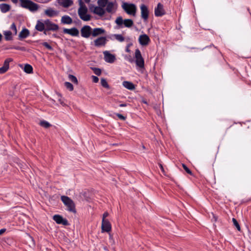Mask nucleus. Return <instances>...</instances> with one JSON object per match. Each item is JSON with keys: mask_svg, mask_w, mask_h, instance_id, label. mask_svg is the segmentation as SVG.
<instances>
[{"mask_svg": "<svg viewBox=\"0 0 251 251\" xmlns=\"http://www.w3.org/2000/svg\"><path fill=\"white\" fill-rule=\"evenodd\" d=\"M88 9L86 5L81 3L78 9V14L80 18L84 21H89L91 19V16L87 14Z\"/></svg>", "mask_w": 251, "mask_h": 251, "instance_id": "obj_4", "label": "nucleus"}, {"mask_svg": "<svg viewBox=\"0 0 251 251\" xmlns=\"http://www.w3.org/2000/svg\"><path fill=\"white\" fill-rule=\"evenodd\" d=\"M116 115L121 120H125L126 119V117H124L123 115H122L121 114H118H118H116Z\"/></svg>", "mask_w": 251, "mask_h": 251, "instance_id": "obj_41", "label": "nucleus"}, {"mask_svg": "<svg viewBox=\"0 0 251 251\" xmlns=\"http://www.w3.org/2000/svg\"><path fill=\"white\" fill-rule=\"evenodd\" d=\"M111 229V226L108 220H102L101 230L102 231L109 232Z\"/></svg>", "mask_w": 251, "mask_h": 251, "instance_id": "obj_18", "label": "nucleus"}, {"mask_svg": "<svg viewBox=\"0 0 251 251\" xmlns=\"http://www.w3.org/2000/svg\"><path fill=\"white\" fill-rule=\"evenodd\" d=\"M35 29L39 31H43L46 29L45 21L44 22L38 20L35 26Z\"/></svg>", "mask_w": 251, "mask_h": 251, "instance_id": "obj_23", "label": "nucleus"}, {"mask_svg": "<svg viewBox=\"0 0 251 251\" xmlns=\"http://www.w3.org/2000/svg\"><path fill=\"white\" fill-rule=\"evenodd\" d=\"M69 78L70 80H71L72 82L74 83H77V79L75 76L72 75H69Z\"/></svg>", "mask_w": 251, "mask_h": 251, "instance_id": "obj_35", "label": "nucleus"}, {"mask_svg": "<svg viewBox=\"0 0 251 251\" xmlns=\"http://www.w3.org/2000/svg\"><path fill=\"white\" fill-rule=\"evenodd\" d=\"M10 29L13 31L15 35H16L17 34V30L16 26L14 23H13L11 25Z\"/></svg>", "mask_w": 251, "mask_h": 251, "instance_id": "obj_37", "label": "nucleus"}, {"mask_svg": "<svg viewBox=\"0 0 251 251\" xmlns=\"http://www.w3.org/2000/svg\"><path fill=\"white\" fill-rule=\"evenodd\" d=\"M232 221L233 225L236 227L238 231H240V230H241L240 226V225H239V223H238L237 221L235 218H232Z\"/></svg>", "mask_w": 251, "mask_h": 251, "instance_id": "obj_33", "label": "nucleus"}, {"mask_svg": "<svg viewBox=\"0 0 251 251\" xmlns=\"http://www.w3.org/2000/svg\"><path fill=\"white\" fill-rule=\"evenodd\" d=\"M42 45L49 50H52V48L47 42H43Z\"/></svg>", "mask_w": 251, "mask_h": 251, "instance_id": "obj_38", "label": "nucleus"}, {"mask_svg": "<svg viewBox=\"0 0 251 251\" xmlns=\"http://www.w3.org/2000/svg\"><path fill=\"white\" fill-rule=\"evenodd\" d=\"M106 38L105 37H100L96 39L91 45H94L95 47H100L104 46L106 43Z\"/></svg>", "mask_w": 251, "mask_h": 251, "instance_id": "obj_9", "label": "nucleus"}, {"mask_svg": "<svg viewBox=\"0 0 251 251\" xmlns=\"http://www.w3.org/2000/svg\"><path fill=\"white\" fill-rule=\"evenodd\" d=\"M130 45H131V44H128L126 47V51L127 52H130V50L129 49V47H130Z\"/></svg>", "mask_w": 251, "mask_h": 251, "instance_id": "obj_43", "label": "nucleus"}, {"mask_svg": "<svg viewBox=\"0 0 251 251\" xmlns=\"http://www.w3.org/2000/svg\"><path fill=\"white\" fill-rule=\"evenodd\" d=\"M63 33L68 34L72 36H78L79 30L76 27H73L70 29L64 28Z\"/></svg>", "mask_w": 251, "mask_h": 251, "instance_id": "obj_16", "label": "nucleus"}, {"mask_svg": "<svg viewBox=\"0 0 251 251\" xmlns=\"http://www.w3.org/2000/svg\"><path fill=\"white\" fill-rule=\"evenodd\" d=\"M3 34L4 35V37L6 40L9 41L12 40V32L10 31L7 30L3 32Z\"/></svg>", "mask_w": 251, "mask_h": 251, "instance_id": "obj_28", "label": "nucleus"}, {"mask_svg": "<svg viewBox=\"0 0 251 251\" xmlns=\"http://www.w3.org/2000/svg\"><path fill=\"white\" fill-rule=\"evenodd\" d=\"M159 167L161 170L163 172L164 171V168L163 167V166L161 164H159Z\"/></svg>", "mask_w": 251, "mask_h": 251, "instance_id": "obj_49", "label": "nucleus"}, {"mask_svg": "<svg viewBox=\"0 0 251 251\" xmlns=\"http://www.w3.org/2000/svg\"><path fill=\"white\" fill-rule=\"evenodd\" d=\"M129 61V62H132V59H130Z\"/></svg>", "mask_w": 251, "mask_h": 251, "instance_id": "obj_55", "label": "nucleus"}, {"mask_svg": "<svg viewBox=\"0 0 251 251\" xmlns=\"http://www.w3.org/2000/svg\"><path fill=\"white\" fill-rule=\"evenodd\" d=\"M143 102L145 103H146L147 102L145 101H143Z\"/></svg>", "mask_w": 251, "mask_h": 251, "instance_id": "obj_57", "label": "nucleus"}, {"mask_svg": "<svg viewBox=\"0 0 251 251\" xmlns=\"http://www.w3.org/2000/svg\"><path fill=\"white\" fill-rule=\"evenodd\" d=\"M101 85L104 88L109 89V86L106 80L104 78H101L100 81Z\"/></svg>", "mask_w": 251, "mask_h": 251, "instance_id": "obj_30", "label": "nucleus"}, {"mask_svg": "<svg viewBox=\"0 0 251 251\" xmlns=\"http://www.w3.org/2000/svg\"><path fill=\"white\" fill-rule=\"evenodd\" d=\"M103 53L104 55V59L106 62L112 63L115 61V56L110 53L108 51H104Z\"/></svg>", "mask_w": 251, "mask_h": 251, "instance_id": "obj_12", "label": "nucleus"}, {"mask_svg": "<svg viewBox=\"0 0 251 251\" xmlns=\"http://www.w3.org/2000/svg\"><path fill=\"white\" fill-rule=\"evenodd\" d=\"M94 73L97 75H100L101 73V71L100 69L97 68H92Z\"/></svg>", "mask_w": 251, "mask_h": 251, "instance_id": "obj_36", "label": "nucleus"}, {"mask_svg": "<svg viewBox=\"0 0 251 251\" xmlns=\"http://www.w3.org/2000/svg\"><path fill=\"white\" fill-rule=\"evenodd\" d=\"M15 4H16L18 1V0H11Z\"/></svg>", "mask_w": 251, "mask_h": 251, "instance_id": "obj_48", "label": "nucleus"}, {"mask_svg": "<svg viewBox=\"0 0 251 251\" xmlns=\"http://www.w3.org/2000/svg\"><path fill=\"white\" fill-rule=\"evenodd\" d=\"M11 6L7 3H2L0 4V10L3 13L8 12L10 10Z\"/></svg>", "mask_w": 251, "mask_h": 251, "instance_id": "obj_25", "label": "nucleus"}, {"mask_svg": "<svg viewBox=\"0 0 251 251\" xmlns=\"http://www.w3.org/2000/svg\"><path fill=\"white\" fill-rule=\"evenodd\" d=\"M64 85L70 91H73L74 89L73 85L72 83L69 82H65L64 83Z\"/></svg>", "mask_w": 251, "mask_h": 251, "instance_id": "obj_31", "label": "nucleus"}, {"mask_svg": "<svg viewBox=\"0 0 251 251\" xmlns=\"http://www.w3.org/2000/svg\"><path fill=\"white\" fill-rule=\"evenodd\" d=\"M40 125L44 127L45 128H48L50 126L49 122L45 121H41L40 123Z\"/></svg>", "mask_w": 251, "mask_h": 251, "instance_id": "obj_34", "label": "nucleus"}, {"mask_svg": "<svg viewBox=\"0 0 251 251\" xmlns=\"http://www.w3.org/2000/svg\"><path fill=\"white\" fill-rule=\"evenodd\" d=\"M51 0H39L38 1H40V3H47L50 1Z\"/></svg>", "mask_w": 251, "mask_h": 251, "instance_id": "obj_44", "label": "nucleus"}, {"mask_svg": "<svg viewBox=\"0 0 251 251\" xmlns=\"http://www.w3.org/2000/svg\"><path fill=\"white\" fill-rule=\"evenodd\" d=\"M46 29L51 31H57L59 26L57 24L51 22L50 20H45Z\"/></svg>", "mask_w": 251, "mask_h": 251, "instance_id": "obj_10", "label": "nucleus"}, {"mask_svg": "<svg viewBox=\"0 0 251 251\" xmlns=\"http://www.w3.org/2000/svg\"><path fill=\"white\" fill-rule=\"evenodd\" d=\"M57 95L59 96V97H60V94H58Z\"/></svg>", "mask_w": 251, "mask_h": 251, "instance_id": "obj_56", "label": "nucleus"}, {"mask_svg": "<svg viewBox=\"0 0 251 251\" xmlns=\"http://www.w3.org/2000/svg\"><path fill=\"white\" fill-rule=\"evenodd\" d=\"M135 58L136 66L140 68H143L144 67V60L140 50L138 49L135 50Z\"/></svg>", "mask_w": 251, "mask_h": 251, "instance_id": "obj_6", "label": "nucleus"}, {"mask_svg": "<svg viewBox=\"0 0 251 251\" xmlns=\"http://www.w3.org/2000/svg\"><path fill=\"white\" fill-rule=\"evenodd\" d=\"M123 85L126 88L129 90H133L135 89V85L134 84L130 81H124L123 82Z\"/></svg>", "mask_w": 251, "mask_h": 251, "instance_id": "obj_26", "label": "nucleus"}, {"mask_svg": "<svg viewBox=\"0 0 251 251\" xmlns=\"http://www.w3.org/2000/svg\"><path fill=\"white\" fill-rule=\"evenodd\" d=\"M1 38H2V35H1V34L0 33V41H1Z\"/></svg>", "mask_w": 251, "mask_h": 251, "instance_id": "obj_52", "label": "nucleus"}, {"mask_svg": "<svg viewBox=\"0 0 251 251\" xmlns=\"http://www.w3.org/2000/svg\"><path fill=\"white\" fill-rule=\"evenodd\" d=\"M213 218H214V220L216 221L217 220V218L215 217V215H213Z\"/></svg>", "mask_w": 251, "mask_h": 251, "instance_id": "obj_51", "label": "nucleus"}, {"mask_svg": "<svg viewBox=\"0 0 251 251\" xmlns=\"http://www.w3.org/2000/svg\"><path fill=\"white\" fill-rule=\"evenodd\" d=\"M61 23L64 25H71L73 23V20L70 16L64 15L61 17Z\"/></svg>", "mask_w": 251, "mask_h": 251, "instance_id": "obj_24", "label": "nucleus"}, {"mask_svg": "<svg viewBox=\"0 0 251 251\" xmlns=\"http://www.w3.org/2000/svg\"><path fill=\"white\" fill-rule=\"evenodd\" d=\"M127 104L126 103H122V104H120V107H126V106Z\"/></svg>", "mask_w": 251, "mask_h": 251, "instance_id": "obj_46", "label": "nucleus"}, {"mask_svg": "<svg viewBox=\"0 0 251 251\" xmlns=\"http://www.w3.org/2000/svg\"><path fill=\"white\" fill-rule=\"evenodd\" d=\"M165 11L164 9V7L163 4L161 3H158L157 4V7L155 8L154 9V15L156 17H161L165 15Z\"/></svg>", "mask_w": 251, "mask_h": 251, "instance_id": "obj_11", "label": "nucleus"}, {"mask_svg": "<svg viewBox=\"0 0 251 251\" xmlns=\"http://www.w3.org/2000/svg\"><path fill=\"white\" fill-rule=\"evenodd\" d=\"M104 8V6H101L98 5V6H95L94 7L93 12L95 14H97L100 16H102L105 13V11Z\"/></svg>", "mask_w": 251, "mask_h": 251, "instance_id": "obj_19", "label": "nucleus"}, {"mask_svg": "<svg viewBox=\"0 0 251 251\" xmlns=\"http://www.w3.org/2000/svg\"><path fill=\"white\" fill-rule=\"evenodd\" d=\"M20 5L22 7L28 9L32 12H34L39 8L37 4L30 0H20Z\"/></svg>", "mask_w": 251, "mask_h": 251, "instance_id": "obj_2", "label": "nucleus"}, {"mask_svg": "<svg viewBox=\"0 0 251 251\" xmlns=\"http://www.w3.org/2000/svg\"><path fill=\"white\" fill-rule=\"evenodd\" d=\"M108 216V212H104L102 215V220H106L105 218Z\"/></svg>", "mask_w": 251, "mask_h": 251, "instance_id": "obj_42", "label": "nucleus"}, {"mask_svg": "<svg viewBox=\"0 0 251 251\" xmlns=\"http://www.w3.org/2000/svg\"><path fill=\"white\" fill-rule=\"evenodd\" d=\"M53 220L58 224H62L64 226L68 225V221L63 218L62 216L59 215H55L53 217Z\"/></svg>", "mask_w": 251, "mask_h": 251, "instance_id": "obj_17", "label": "nucleus"}, {"mask_svg": "<svg viewBox=\"0 0 251 251\" xmlns=\"http://www.w3.org/2000/svg\"><path fill=\"white\" fill-rule=\"evenodd\" d=\"M122 6L127 14L133 16H135L137 7L134 4L124 3Z\"/></svg>", "mask_w": 251, "mask_h": 251, "instance_id": "obj_5", "label": "nucleus"}, {"mask_svg": "<svg viewBox=\"0 0 251 251\" xmlns=\"http://www.w3.org/2000/svg\"><path fill=\"white\" fill-rule=\"evenodd\" d=\"M141 17L145 21L147 20L149 17V11L146 5L142 4L140 6Z\"/></svg>", "mask_w": 251, "mask_h": 251, "instance_id": "obj_13", "label": "nucleus"}, {"mask_svg": "<svg viewBox=\"0 0 251 251\" xmlns=\"http://www.w3.org/2000/svg\"><path fill=\"white\" fill-rule=\"evenodd\" d=\"M92 80L95 83H97L99 81V78L97 76L92 75Z\"/></svg>", "mask_w": 251, "mask_h": 251, "instance_id": "obj_40", "label": "nucleus"}, {"mask_svg": "<svg viewBox=\"0 0 251 251\" xmlns=\"http://www.w3.org/2000/svg\"><path fill=\"white\" fill-rule=\"evenodd\" d=\"M98 4L105 7V12L113 14L115 13L117 8V3L115 0L109 1V0H98Z\"/></svg>", "mask_w": 251, "mask_h": 251, "instance_id": "obj_1", "label": "nucleus"}, {"mask_svg": "<svg viewBox=\"0 0 251 251\" xmlns=\"http://www.w3.org/2000/svg\"><path fill=\"white\" fill-rule=\"evenodd\" d=\"M58 100L59 101V102H60V103L61 104H62V103H63V101L61 100V99L60 98H59V99H58Z\"/></svg>", "mask_w": 251, "mask_h": 251, "instance_id": "obj_50", "label": "nucleus"}, {"mask_svg": "<svg viewBox=\"0 0 251 251\" xmlns=\"http://www.w3.org/2000/svg\"><path fill=\"white\" fill-rule=\"evenodd\" d=\"M115 23L119 26H121L123 24L124 25L125 27H130L133 25V22L131 19H125L123 20L122 17H118Z\"/></svg>", "mask_w": 251, "mask_h": 251, "instance_id": "obj_7", "label": "nucleus"}, {"mask_svg": "<svg viewBox=\"0 0 251 251\" xmlns=\"http://www.w3.org/2000/svg\"><path fill=\"white\" fill-rule=\"evenodd\" d=\"M80 32L82 37L88 38L92 35V28L89 25H84L81 28Z\"/></svg>", "mask_w": 251, "mask_h": 251, "instance_id": "obj_8", "label": "nucleus"}, {"mask_svg": "<svg viewBox=\"0 0 251 251\" xmlns=\"http://www.w3.org/2000/svg\"><path fill=\"white\" fill-rule=\"evenodd\" d=\"M182 167L184 169V170L189 174L191 175L192 172L190 171V170L186 166V165L182 164Z\"/></svg>", "mask_w": 251, "mask_h": 251, "instance_id": "obj_39", "label": "nucleus"}, {"mask_svg": "<svg viewBox=\"0 0 251 251\" xmlns=\"http://www.w3.org/2000/svg\"><path fill=\"white\" fill-rule=\"evenodd\" d=\"M5 231V229H1L0 230V235H1V234H2L3 232H4Z\"/></svg>", "mask_w": 251, "mask_h": 251, "instance_id": "obj_45", "label": "nucleus"}, {"mask_svg": "<svg viewBox=\"0 0 251 251\" xmlns=\"http://www.w3.org/2000/svg\"><path fill=\"white\" fill-rule=\"evenodd\" d=\"M48 31H49V30L45 29L43 31H44V34L45 35H47L48 34Z\"/></svg>", "mask_w": 251, "mask_h": 251, "instance_id": "obj_47", "label": "nucleus"}, {"mask_svg": "<svg viewBox=\"0 0 251 251\" xmlns=\"http://www.w3.org/2000/svg\"><path fill=\"white\" fill-rule=\"evenodd\" d=\"M12 61L11 58L6 59L2 67L0 68V74H2L5 73L9 69V63Z\"/></svg>", "mask_w": 251, "mask_h": 251, "instance_id": "obj_20", "label": "nucleus"}, {"mask_svg": "<svg viewBox=\"0 0 251 251\" xmlns=\"http://www.w3.org/2000/svg\"><path fill=\"white\" fill-rule=\"evenodd\" d=\"M29 34V30L26 28H23L20 32L19 37L20 39H24L26 38Z\"/></svg>", "mask_w": 251, "mask_h": 251, "instance_id": "obj_27", "label": "nucleus"}, {"mask_svg": "<svg viewBox=\"0 0 251 251\" xmlns=\"http://www.w3.org/2000/svg\"><path fill=\"white\" fill-rule=\"evenodd\" d=\"M45 14L49 17L58 16L59 11L51 7H49L44 11Z\"/></svg>", "mask_w": 251, "mask_h": 251, "instance_id": "obj_14", "label": "nucleus"}, {"mask_svg": "<svg viewBox=\"0 0 251 251\" xmlns=\"http://www.w3.org/2000/svg\"><path fill=\"white\" fill-rule=\"evenodd\" d=\"M61 200L64 204L66 206L67 210L74 213H76L75 204L69 197L65 196L61 197Z\"/></svg>", "mask_w": 251, "mask_h": 251, "instance_id": "obj_3", "label": "nucleus"}, {"mask_svg": "<svg viewBox=\"0 0 251 251\" xmlns=\"http://www.w3.org/2000/svg\"><path fill=\"white\" fill-rule=\"evenodd\" d=\"M86 2H89L90 0H84Z\"/></svg>", "mask_w": 251, "mask_h": 251, "instance_id": "obj_53", "label": "nucleus"}, {"mask_svg": "<svg viewBox=\"0 0 251 251\" xmlns=\"http://www.w3.org/2000/svg\"><path fill=\"white\" fill-rule=\"evenodd\" d=\"M24 70L25 73L30 74L32 72L33 68L30 65L26 64L24 67Z\"/></svg>", "mask_w": 251, "mask_h": 251, "instance_id": "obj_29", "label": "nucleus"}, {"mask_svg": "<svg viewBox=\"0 0 251 251\" xmlns=\"http://www.w3.org/2000/svg\"><path fill=\"white\" fill-rule=\"evenodd\" d=\"M7 0H0V2L1 1H6Z\"/></svg>", "mask_w": 251, "mask_h": 251, "instance_id": "obj_54", "label": "nucleus"}, {"mask_svg": "<svg viewBox=\"0 0 251 251\" xmlns=\"http://www.w3.org/2000/svg\"><path fill=\"white\" fill-rule=\"evenodd\" d=\"M114 37L119 42H122L125 40V38L121 34H115Z\"/></svg>", "mask_w": 251, "mask_h": 251, "instance_id": "obj_32", "label": "nucleus"}, {"mask_svg": "<svg viewBox=\"0 0 251 251\" xmlns=\"http://www.w3.org/2000/svg\"><path fill=\"white\" fill-rule=\"evenodd\" d=\"M105 33V30L102 28H95L92 29V35L93 37H97L104 34Z\"/></svg>", "mask_w": 251, "mask_h": 251, "instance_id": "obj_22", "label": "nucleus"}, {"mask_svg": "<svg viewBox=\"0 0 251 251\" xmlns=\"http://www.w3.org/2000/svg\"><path fill=\"white\" fill-rule=\"evenodd\" d=\"M150 42L149 37L145 34L140 35L139 37V42L142 46H147Z\"/></svg>", "mask_w": 251, "mask_h": 251, "instance_id": "obj_15", "label": "nucleus"}, {"mask_svg": "<svg viewBox=\"0 0 251 251\" xmlns=\"http://www.w3.org/2000/svg\"><path fill=\"white\" fill-rule=\"evenodd\" d=\"M57 1L60 5L65 8L69 7L73 4L72 0H57Z\"/></svg>", "mask_w": 251, "mask_h": 251, "instance_id": "obj_21", "label": "nucleus"}]
</instances>
